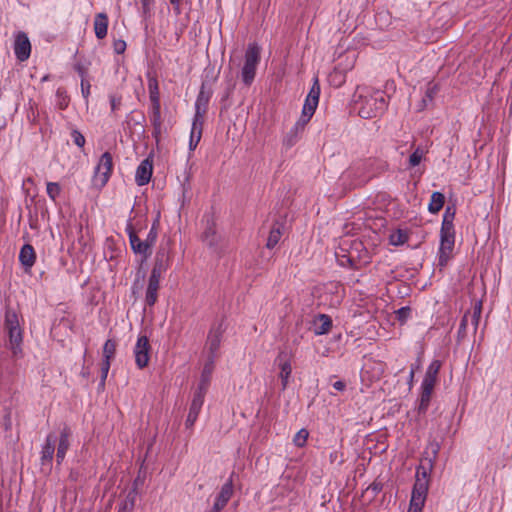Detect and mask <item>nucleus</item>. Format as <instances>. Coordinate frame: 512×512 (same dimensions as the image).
Returning a JSON list of instances; mask_svg holds the SVG:
<instances>
[{
  "label": "nucleus",
  "instance_id": "obj_1",
  "mask_svg": "<svg viewBox=\"0 0 512 512\" xmlns=\"http://www.w3.org/2000/svg\"><path fill=\"white\" fill-rule=\"evenodd\" d=\"M355 105L361 118L371 119L385 111L387 101L382 91L364 88L359 91Z\"/></svg>",
  "mask_w": 512,
  "mask_h": 512
},
{
  "label": "nucleus",
  "instance_id": "obj_2",
  "mask_svg": "<svg viewBox=\"0 0 512 512\" xmlns=\"http://www.w3.org/2000/svg\"><path fill=\"white\" fill-rule=\"evenodd\" d=\"M343 254H336L340 266L360 269L371 262V254L360 240L343 241Z\"/></svg>",
  "mask_w": 512,
  "mask_h": 512
},
{
  "label": "nucleus",
  "instance_id": "obj_3",
  "mask_svg": "<svg viewBox=\"0 0 512 512\" xmlns=\"http://www.w3.org/2000/svg\"><path fill=\"white\" fill-rule=\"evenodd\" d=\"M432 468V459L428 461L427 466L421 464L417 467L408 512H422L428 494L429 476Z\"/></svg>",
  "mask_w": 512,
  "mask_h": 512
},
{
  "label": "nucleus",
  "instance_id": "obj_4",
  "mask_svg": "<svg viewBox=\"0 0 512 512\" xmlns=\"http://www.w3.org/2000/svg\"><path fill=\"white\" fill-rule=\"evenodd\" d=\"M441 368V362L439 360H433L425 372V376L421 383V394L419 399L418 411L419 413H425L429 407L431 395L434 386L437 382L438 373Z\"/></svg>",
  "mask_w": 512,
  "mask_h": 512
},
{
  "label": "nucleus",
  "instance_id": "obj_5",
  "mask_svg": "<svg viewBox=\"0 0 512 512\" xmlns=\"http://www.w3.org/2000/svg\"><path fill=\"white\" fill-rule=\"evenodd\" d=\"M4 328L8 333L9 347L12 353L17 356L21 353L23 332L20 327L18 315L12 309H8L5 313Z\"/></svg>",
  "mask_w": 512,
  "mask_h": 512
},
{
  "label": "nucleus",
  "instance_id": "obj_6",
  "mask_svg": "<svg viewBox=\"0 0 512 512\" xmlns=\"http://www.w3.org/2000/svg\"><path fill=\"white\" fill-rule=\"evenodd\" d=\"M372 166L371 160L358 161L343 172L342 179L350 181L351 186L363 185L372 177Z\"/></svg>",
  "mask_w": 512,
  "mask_h": 512
},
{
  "label": "nucleus",
  "instance_id": "obj_7",
  "mask_svg": "<svg viewBox=\"0 0 512 512\" xmlns=\"http://www.w3.org/2000/svg\"><path fill=\"white\" fill-rule=\"evenodd\" d=\"M259 61V46L255 43L249 44L245 52V61L241 71L242 80L246 85H250L253 82Z\"/></svg>",
  "mask_w": 512,
  "mask_h": 512
},
{
  "label": "nucleus",
  "instance_id": "obj_8",
  "mask_svg": "<svg viewBox=\"0 0 512 512\" xmlns=\"http://www.w3.org/2000/svg\"><path fill=\"white\" fill-rule=\"evenodd\" d=\"M113 161L112 155L105 152L101 155L98 164L95 167L92 183L97 188L104 187L112 174Z\"/></svg>",
  "mask_w": 512,
  "mask_h": 512
},
{
  "label": "nucleus",
  "instance_id": "obj_9",
  "mask_svg": "<svg viewBox=\"0 0 512 512\" xmlns=\"http://www.w3.org/2000/svg\"><path fill=\"white\" fill-rule=\"evenodd\" d=\"M454 244L455 232H440V246L438 251L439 266H446L452 258Z\"/></svg>",
  "mask_w": 512,
  "mask_h": 512
},
{
  "label": "nucleus",
  "instance_id": "obj_10",
  "mask_svg": "<svg viewBox=\"0 0 512 512\" xmlns=\"http://www.w3.org/2000/svg\"><path fill=\"white\" fill-rule=\"evenodd\" d=\"M150 351L151 346L147 336H139L133 349L135 363L139 369H143L148 365L150 360Z\"/></svg>",
  "mask_w": 512,
  "mask_h": 512
},
{
  "label": "nucleus",
  "instance_id": "obj_11",
  "mask_svg": "<svg viewBox=\"0 0 512 512\" xmlns=\"http://www.w3.org/2000/svg\"><path fill=\"white\" fill-rule=\"evenodd\" d=\"M319 95H320V89L319 86L314 85L309 94L307 95L303 108L302 113L298 120L308 124L312 116L314 115L316 108L318 106L319 102Z\"/></svg>",
  "mask_w": 512,
  "mask_h": 512
},
{
  "label": "nucleus",
  "instance_id": "obj_12",
  "mask_svg": "<svg viewBox=\"0 0 512 512\" xmlns=\"http://www.w3.org/2000/svg\"><path fill=\"white\" fill-rule=\"evenodd\" d=\"M14 53L16 58L24 62L31 54V43L25 32L19 31L15 34Z\"/></svg>",
  "mask_w": 512,
  "mask_h": 512
},
{
  "label": "nucleus",
  "instance_id": "obj_13",
  "mask_svg": "<svg viewBox=\"0 0 512 512\" xmlns=\"http://www.w3.org/2000/svg\"><path fill=\"white\" fill-rule=\"evenodd\" d=\"M203 123V113H198V115H194L189 138L190 151H194L201 140Z\"/></svg>",
  "mask_w": 512,
  "mask_h": 512
},
{
  "label": "nucleus",
  "instance_id": "obj_14",
  "mask_svg": "<svg viewBox=\"0 0 512 512\" xmlns=\"http://www.w3.org/2000/svg\"><path fill=\"white\" fill-rule=\"evenodd\" d=\"M127 232L129 236L130 246L134 253L140 254L144 259H147L151 254V249L147 245L145 240H141L137 234L134 232L131 226L127 227Z\"/></svg>",
  "mask_w": 512,
  "mask_h": 512
},
{
  "label": "nucleus",
  "instance_id": "obj_15",
  "mask_svg": "<svg viewBox=\"0 0 512 512\" xmlns=\"http://www.w3.org/2000/svg\"><path fill=\"white\" fill-rule=\"evenodd\" d=\"M223 330L221 326L213 327L208 333L206 348L209 352L208 357L216 358L221 345Z\"/></svg>",
  "mask_w": 512,
  "mask_h": 512
},
{
  "label": "nucleus",
  "instance_id": "obj_16",
  "mask_svg": "<svg viewBox=\"0 0 512 512\" xmlns=\"http://www.w3.org/2000/svg\"><path fill=\"white\" fill-rule=\"evenodd\" d=\"M204 395L203 391H196L194 394L186 419V426L188 428L192 427L198 418L204 403Z\"/></svg>",
  "mask_w": 512,
  "mask_h": 512
},
{
  "label": "nucleus",
  "instance_id": "obj_17",
  "mask_svg": "<svg viewBox=\"0 0 512 512\" xmlns=\"http://www.w3.org/2000/svg\"><path fill=\"white\" fill-rule=\"evenodd\" d=\"M153 173V164L149 159L141 161L136 169L135 181L139 186H144L149 183Z\"/></svg>",
  "mask_w": 512,
  "mask_h": 512
},
{
  "label": "nucleus",
  "instance_id": "obj_18",
  "mask_svg": "<svg viewBox=\"0 0 512 512\" xmlns=\"http://www.w3.org/2000/svg\"><path fill=\"white\" fill-rule=\"evenodd\" d=\"M169 266L170 254L166 249L161 248L156 254L155 263L152 268L151 274H155V276L162 277L163 273L166 272Z\"/></svg>",
  "mask_w": 512,
  "mask_h": 512
},
{
  "label": "nucleus",
  "instance_id": "obj_19",
  "mask_svg": "<svg viewBox=\"0 0 512 512\" xmlns=\"http://www.w3.org/2000/svg\"><path fill=\"white\" fill-rule=\"evenodd\" d=\"M278 365L280 368L279 377L282 383V389H285L289 383V379L292 373V367L289 357L286 353L281 352L277 357Z\"/></svg>",
  "mask_w": 512,
  "mask_h": 512
},
{
  "label": "nucleus",
  "instance_id": "obj_20",
  "mask_svg": "<svg viewBox=\"0 0 512 512\" xmlns=\"http://www.w3.org/2000/svg\"><path fill=\"white\" fill-rule=\"evenodd\" d=\"M306 125V123L297 120L294 126L284 136L283 145L286 148H291L292 146H294L300 139L302 133L305 130Z\"/></svg>",
  "mask_w": 512,
  "mask_h": 512
},
{
  "label": "nucleus",
  "instance_id": "obj_21",
  "mask_svg": "<svg viewBox=\"0 0 512 512\" xmlns=\"http://www.w3.org/2000/svg\"><path fill=\"white\" fill-rule=\"evenodd\" d=\"M57 441V437L54 434H49L46 437L45 443L41 450V464L42 465H50L53 459L55 444Z\"/></svg>",
  "mask_w": 512,
  "mask_h": 512
},
{
  "label": "nucleus",
  "instance_id": "obj_22",
  "mask_svg": "<svg viewBox=\"0 0 512 512\" xmlns=\"http://www.w3.org/2000/svg\"><path fill=\"white\" fill-rule=\"evenodd\" d=\"M161 277L150 274L146 289L145 301L149 306H153L157 301L158 289Z\"/></svg>",
  "mask_w": 512,
  "mask_h": 512
},
{
  "label": "nucleus",
  "instance_id": "obj_23",
  "mask_svg": "<svg viewBox=\"0 0 512 512\" xmlns=\"http://www.w3.org/2000/svg\"><path fill=\"white\" fill-rule=\"evenodd\" d=\"M332 328V319L326 314H319L313 320V332L315 335H325Z\"/></svg>",
  "mask_w": 512,
  "mask_h": 512
},
{
  "label": "nucleus",
  "instance_id": "obj_24",
  "mask_svg": "<svg viewBox=\"0 0 512 512\" xmlns=\"http://www.w3.org/2000/svg\"><path fill=\"white\" fill-rule=\"evenodd\" d=\"M214 362L215 358L208 357L206 363L204 364V367L202 369L200 383L197 391H203V393H206V390L208 388L213 370H214Z\"/></svg>",
  "mask_w": 512,
  "mask_h": 512
},
{
  "label": "nucleus",
  "instance_id": "obj_25",
  "mask_svg": "<svg viewBox=\"0 0 512 512\" xmlns=\"http://www.w3.org/2000/svg\"><path fill=\"white\" fill-rule=\"evenodd\" d=\"M233 495V483L232 480L229 479L223 486L221 487L220 492L215 498L214 505L224 508Z\"/></svg>",
  "mask_w": 512,
  "mask_h": 512
},
{
  "label": "nucleus",
  "instance_id": "obj_26",
  "mask_svg": "<svg viewBox=\"0 0 512 512\" xmlns=\"http://www.w3.org/2000/svg\"><path fill=\"white\" fill-rule=\"evenodd\" d=\"M108 16L105 13H98L94 18V32L98 39H103L108 31Z\"/></svg>",
  "mask_w": 512,
  "mask_h": 512
},
{
  "label": "nucleus",
  "instance_id": "obj_27",
  "mask_svg": "<svg viewBox=\"0 0 512 512\" xmlns=\"http://www.w3.org/2000/svg\"><path fill=\"white\" fill-rule=\"evenodd\" d=\"M36 255L34 248L30 244H25L19 253V261L26 268H31L35 263Z\"/></svg>",
  "mask_w": 512,
  "mask_h": 512
},
{
  "label": "nucleus",
  "instance_id": "obj_28",
  "mask_svg": "<svg viewBox=\"0 0 512 512\" xmlns=\"http://www.w3.org/2000/svg\"><path fill=\"white\" fill-rule=\"evenodd\" d=\"M69 437H70V430L68 428H64L60 434L57 453H56V458H57L58 463H61L65 458L66 452L69 448Z\"/></svg>",
  "mask_w": 512,
  "mask_h": 512
},
{
  "label": "nucleus",
  "instance_id": "obj_29",
  "mask_svg": "<svg viewBox=\"0 0 512 512\" xmlns=\"http://www.w3.org/2000/svg\"><path fill=\"white\" fill-rule=\"evenodd\" d=\"M151 123L154 128L153 135L155 138H158L161 134V112H160V104L152 105V113H151Z\"/></svg>",
  "mask_w": 512,
  "mask_h": 512
},
{
  "label": "nucleus",
  "instance_id": "obj_30",
  "mask_svg": "<svg viewBox=\"0 0 512 512\" xmlns=\"http://www.w3.org/2000/svg\"><path fill=\"white\" fill-rule=\"evenodd\" d=\"M445 197L441 192H433L428 205L429 212L436 214L444 205Z\"/></svg>",
  "mask_w": 512,
  "mask_h": 512
},
{
  "label": "nucleus",
  "instance_id": "obj_31",
  "mask_svg": "<svg viewBox=\"0 0 512 512\" xmlns=\"http://www.w3.org/2000/svg\"><path fill=\"white\" fill-rule=\"evenodd\" d=\"M282 236V226L280 224H275L270 232L267 239L266 246L269 249H273L280 241Z\"/></svg>",
  "mask_w": 512,
  "mask_h": 512
},
{
  "label": "nucleus",
  "instance_id": "obj_32",
  "mask_svg": "<svg viewBox=\"0 0 512 512\" xmlns=\"http://www.w3.org/2000/svg\"><path fill=\"white\" fill-rule=\"evenodd\" d=\"M453 220L454 212L451 211L450 208H447L443 215V221L440 232H455Z\"/></svg>",
  "mask_w": 512,
  "mask_h": 512
},
{
  "label": "nucleus",
  "instance_id": "obj_33",
  "mask_svg": "<svg viewBox=\"0 0 512 512\" xmlns=\"http://www.w3.org/2000/svg\"><path fill=\"white\" fill-rule=\"evenodd\" d=\"M408 241V234L401 230H395L389 235V243L393 246L403 245Z\"/></svg>",
  "mask_w": 512,
  "mask_h": 512
},
{
  "label": "nucleus",
  "instance_id": "obj_34",
  "mask_svg": "<svg viewBox=\"0 0 512 512\" xmlns=\"http://www.w3.org/2000/svg\"><path fill=\"white\" fill-rule=\"evenodd\" d=\"M115 352H116L115 341L108 339L103 346V351H102L103 359L102 360H107V361L111 362V360L115 356Z\"/></svg>",
  "mask_w": 512,
  "mask_h": 512
},
{
  "label": "nucleus",
  "instance_id": "obj_35",
  "mask_svg": "<svg viewBox=\"0 0 512 512\" xmlns=\"http://www.w3.org/2000/svg\"><path fill=\"white\" fill-rule=\"evenodd\" d=\"M61 186L59 183L57 182H47L46 184V192H47V195L48 197L53 201L55 202L57 200V198L60 196L61 194Z\"/></svg>",
  "mask_w": 512,
  "mask_h": 512
},
{
  "label": "nucleus",
  "instance_id": "obj_36",
  "mask_svg": "<svg viewBox=\"0 0 512 512\" xmlns=\"http://www.w3.org/2000/svg\"><path fill=\"white\" fill-rule=\"evenodd\" d=\"M148 88L150 92V100L152 102V105H155L156 103L160 104L157 80L154 78L149 79Z\"/></svg>",
  "mask_w": 512,
  "mask_h": 512
},
{
  "label": "nucleus",
  "instance_id": "obj_37",
  "mask_svg": "<svg viewBox=\"0 0 512 512\" xmlns=\"http://www.w3.org/2000/svg\"><path fill=\"white\" fill-rule=\"evenodd\" d=\"M381 489V484L374 482L366 488V490L362 494V497H367V501L368 503H370L374 499V497L381 491Z\"/></svg>",
  "mask_w": 512,
  "mask_h": 512
},
{
  "label": "nucleus",
  "instance_id": "obj_38",
  "mask_svg": "<svg viewBox=\"0 0 512 512\" xmlns=\"http://www.w3.org/2000/svg\"><path fill=\"white\" fill-rule=\"evenodd\" d=\"M481 312H482V302L476 301L473 305V312L470 315L471 318V324L474 327V330L476 331L480 318H481Z\"/></svg>",
  "mask_w": 512,
  "mask_h": 512
},
{
  "label": "nucleus",
  "instance_id": "obj_39",
  "mask_svg": "<svg viewBox=\"0 0 512 512\" xmlns=\"http://www.w3.org/2000/svg\"><path fill=\"white\" fill-rule=\"evenodd\" d=\"M309 436V432L307 429L302 428L300 429L295 436L293 437V444L296 447L302 448L306 445L307 439Z\"/></svg>",
  "mask_w": 512,
  "mask_h": 512
},
{
  "label": "nucleus",
  "instance_id": "obj_40",
  "mask_svg": "<svg viewBox=\"0 0 512 512\" xmlns=\"http://www.w3.org/2000/svg\"><path fill=\"white\" fill-rule=\"evenodd\" d=\"M136 495L130 492L119 508V512H132L135 506Z\"/></svg>",
  "mask_w": 512,
  "mask_h": 512
},
{
  "label": "nucleus",
  "instance_id": "obj_41",
  "mask_svg": "<svg viewBox=\"0 0 512 512\" xmlns=\"http://www.w3.org/2000/svg\"><path fill=\"white\" fill-rule=\"evenodd\" d=\"M208 103V97L204 96V93L201 91L200 94L197 97L196 103H195V115H198V113H203V115L206 112V105Z\"/></svg>",
  "mask_w": 512,
  "mask_h": 512
},
{
  "label": "nucleus",
  "instance_id": "obj_42",
  "mask_svg": "<svg viewBox=\"0 0 512 512\" xmlns=\"http://www.w3.org/2000/svg\"><path fill=\"white\" fill-rule=\"evenodd\" d=\"M424 157V150L421 148H416L415 151L409 157V166L415 167L420 164Z\"/></svg>",
  "mask_w": 512,
  "mask_h": 512
},
{
  "label": "nucleus",
  "instance_id": "obj_43",
  "mask_svg": "<svg viewBox=\"0 0 512 512\" xmlns=\"http://www.w3.org/2000/svg\"><path fill=\"white\" fill-rule=\"evenodd\" d=\"M111 366V362L107 360H102L101 362V380H100V386L104 387L105 381L108 376V372Z\"/></svg>",
  "mask_w": 512,
  "mask_h": 512
},
{
  "label": "nucleus",
  "instance_id": "obj_44",
  "mask_svg": "<svg viewBox=\"0 0 512 512\" xmlns=\"http://www.w3.org/2000/svg\"><path fill=\"white\" fill-rule=\"evenodd\" d=\"M71 138L75 145H77L79 148H83L85 145V137L82 135V133L78 130H72L71 132Z\"/></svg>",
  "mask_w": 512,
  "mask_h": 512
},
{
  "label": "nucleus",
  "instance_id": "obj_45",
  "mask_svg": "<svg viewBox=\"0 0 512 512\" xmlns=\"http://www.w3.org/2000/svg\"><path fill=\"white\" fill-rule=\"evenodd\" d=\"M156 239H157V229H156L155 225H153L151 227L150 231L148 232L147 237L145 239V241H146V243H147V245L149 246L150 249L155 244Z\"/></svg>",
  "mask_w": 512,
  "mask_h": 512
},
{
  "label": "nucleus",
  "instance_id": "obj_46",
  "mask_svg": "<svg viewBox=\"0 0 512 512\" xmlns=\"http://www.w3.org/2000/svg\"><path fill=\"white\" fill-rule=\"evenodd\" d=\"M154 3V0H141L142 4V13L144 18L150 17L151 8Z\"/></svg>",
  "mask_w": 512,
  "mask_h": 512
},
{
  "label": "nucleus",
  "instance_id": "obj_47",
  "mask_svg": "<svg viewBox=\"0 0 512 512\" xmlns=\"http://www.w3.org/2000/svg\"><path fill=\"white\" fill-rule=\"evenodd\" d=\"M57 97L59 98V107L60 109H65L68 106V97L66 92L62 89L57 90Z\"/></svg>",
  "mask_w": 512,
  "mask_h": 512
},
{
  "label": "nucleus",
  "instance_id": "obj_48",
  "mask_svg": "<svg viewBox=\"0 0 512 512\" xmlns=\"http://www.w3.org/2000/svg\"><path fill=\"white\" fill-rule=\"evenodd\" d=\"M126 46V42L122 39H117L113 42V50L117 54H123L126 50Z\"/></svg>",
  "mask_w": 512,
  "mask_h": 512
},
{
  "label": "nucleus",
  "instance_id": "obj_49",
  "mask_svg": "<svg viewBox=\"0 0 512 512\" xmlns=\"http://www.w3.org/2000/svg\"><path fill=\"white\" fill-rule=\"evenodd\" d=\"M90 83L88 81H85V80H82L81 81V92H82V96L88 100V97L90 95Z\"/></svg>",
  "mask_w": 512,
  "mask_h": 512
},
{
  "label": "nucleus",
  "instance_id": "obj_50",
  "mask_svg": "<svg viewBox=\"0 0 512 512\" xmlns=\"http://www.w3.org/2000/svg\"><path fill=\"white\" fill-rule=\"evenodd\" d=\"M468 314H465L461 320L460 326H459V333H465L467 325H468Z\"/></svg>",
  "mask_w": 512,
  "mask_h": 512
},
{
  "label": "nucleus",
  "instance_id": "obj_51",
  "mask_svg": "<svg viewBox=\"0 0 512 512\" xmlns=\"http://www.w3.org/2000/svg\"><path fill=\"white\" fill-rule=\"evenodd\" d=\"M329 459L331 463L338 462L339 464L342 463L341 457H339L338 451H333L329 455Z\"/></svg>",
  "mask_w": 512,
  "mask_h": 512
},
{
  "label": "nucleus",
  "instance_id": "obj_52",
  "mask_svg": "<svg viewBox=\"0 0 512 512\" xmlns=\"http://www.w3.org/2000/svg\"><path fill=\"white\" fill-rule=\"evenodd\" d=\"M110 104L112 111H115L120 105V98H116L115 96L110 97Z\"/></svg>",
  "mask_w": 512,
  "mask_h": 512
},
{
  "label": "nucleus",
  "instance_id": "obj_53",
  "mask_svg": "<svg viewBox=\"0 0 512 512\" xmlns=\"http://www.w3.org/2000/svg\"><path fill=\"white\" fill-rule=\"evenodd\" d=\"M170 3L174 6V11L177 15L181 13L180 9V0H169Z\"/></svg>",
  "mask_w": 512,
  "mask_h": 512
},
{
  "label": "nucleus",
  "instance_id": "obj_54",
  "mask_svg": "<svg viewBox=\"0 0 512 512\" xmlns=\"http://www.w3.org/2000/svg\"><path fill=\"white\" fill-rule=\"evenodd\" d=\"M333 387L338 391H343L346 385L343 381H336L335 383H333Z\"/></svg>",
  "mask_w": 512,
  "mask_h": 512
},
{
  "label": "nucleus",
  "instance_id": "obj_55",
  "mask_svg": "<svg viewBox=\"0 0 512 512\" xmlns=\"http://www.w3.org/2000/svg\"><path fill=\"white\" fill-rule=\"evenodd\" d=\"M222 510H223L222 508L213 504V507L209 512H221Z\"/></svg>",
  "mask_w": 512,
  "mask_h": 512
},
{
  "label": "nucleus",
  "instance_id": "obj_56",
  "mask_svg": "<svg viewBox=\"0 0 512 512\" xmlns=\"http://www.w3.org/2000/svg\"><path fill=\"white\" fill-rule=\"evenodd\" d=\"M367 374V371H362L361 373V377H362V380L364 381L365 379V375Z\"/></svg>",
  "mask_w": 512,
  "mask_h": 512
},
{
  "label": "nucleus",
  "instance_id": "obj_57",
  "mask_svg": "<svg viewBox=\"0 0 512 512\" xmlns=\"http://www.w3.org/2000/svg\"><path fill=\"white\" fill-rule=\"evenodd\" d=\"M438 450H439V447H438V445H436V447H435V449H434V451H433V452H434V455H436V454L438 453Z\"/></svg>",
  "mask_w": 512,
  "mask_h": 512
},
{
  "label": "nucleus",
  "instance_id": "obj_58",
  "mask_svg": "<svg viewBox=\"0 0 512 512\" xmlns=\"http://www.w3.org/2000/svg\"><path fill=\"white\" fill-rule=\"evenodd\" d=\"M413 376H414V372H413V370H412V371H411V373H410V375H409V378H411V379H412V378H413Z\"/></svg>",
  "mask_w": 512,
  "mask_h": 512
},
{
  "label": "nucleus",
  "instance_id": "obj_59",
  "mask_svg": "<svg viewBox=\"0 0 512 512\" xmlns=\"http://www.w3.org/2000/svg\"><path fill=\"white\" fill-rule=\"evenodd\" d=\"M405 310H406L405 308H401V309L399 310V312H400V313H402V312H404Z\"/></svg>",
  "mask_w": 512,
  "mask_h": 512
}]
</instances>
